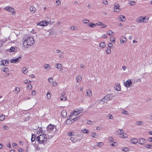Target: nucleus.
<instances>
[{"mask_svg":"<svg viewBox=\"0 0 152 152\" xmlns=\"http://www.w3.org/2000/svg\"><path fill=\"white\" fill-rule=\"evenodd\" d=\"M48 135L44 134H40L37 136L36 138V140L38 142V144L45 145L50 139Z\"/></svg>","mask_w":152,"mask_h":152,"instance_id":"obj_1","label":"nucleus"},{"mask_svg":"<svg viewBox=\"0 0 152 152\" xmlns=\"http://www.w3.org/2000/svg\"><path fill=\"white\" fill-rule=\"evenodd\" d=\"M23 45L24 47L27 48L28 46L32 45L34 42L33 38L30 36H27L23 39Z\"/></svg>","mask_w":152,"mask_h":152,"instance_id":"obj_2","label":"nucleus"},{"mask_svg":"<svg viewBox=\"0 0 152 152\" xmlns=\"http://www.w3.org/2000/svg\"><path fill=\"white\" fill-rule=\"evenodd\" d=\"M47 131L51 134H55L56 133V126L52 124L49 125L47 127Z\"/></svg>","mask_w":152,"mask_h":152,"instance_id":"obj_3","label":"nucleus"},{"mask_svg":"<svg viewBox=\"0 0 152 152\" xmlns=\"http://www.w3.org/2000/svg\"><path fill=\"white\" fill-rule=\"evenodd\" d=\"M83 111V109L81 108H78L75 109L72 112V115H77L78 114L81 113Z\"/></svg>","mask_w":152,"mask_h":152,"instance_id":"obj_4","label":"nucleus"},{"mask_svg":"<svg viewBox=\"0 0 152 152\" xmlns=\"http://www.w3.org/2000/svg\"><path fill=\"white\" fill-rule=\"evenodd\" d=\"M21 57L20 56L17 58L11 59L10 60V61L11 63H18L21 60Z\"/></svg>","mask_w":152,"mask_h":152,"instance_id":"obj_5","label":"nucleus"},{"mask_svg":"<svg viewBox=\"0 0 152 152\" xmlns=\"http://www.w3.org/2000/svg\"><path fill=\"white\" fill-rule=\"evenodd\" d=\"M49 23L47 20H44L41 21L40 22L37 24L38 25L40 26H46L48 25Z\"/></svg>","mask_w":152,"mask_h":152,"instance_id":"obj_6","label":"nucleus"},{"mask_svg":"<svg viewBox=\"0 0 152 152\" xmlns=\"http://www.w3.org/2000/svg\"><path fill=\"white\" fill-rule=\"evenodd\" d=\"M120 6L118 4L116 3L114 5V11L116 12H118L120 11L119 10Z\"/></svg>","mask_w":152,"mask_h":152,"instance_id":"obj_7","label":"nucleus"},{"mask_svg":"<svg viewBox=\"0 0 152 152\" xmlns=\"http://www.w3.org/2000/svg\"><path fill=\"white\" fill-rule=\"evenodd\" d=\"M146 140L144 138H139L138 140V142L140 144L143 145L144 144L146 143Z\"/></svg>","mask_w":152,"mask_h":152,"instance_id":"obj_8","label":"nucleus"},{"mask_svg":"<svg viewBox=\"0 0 152 152\" xmlns=\"http://www.w3.org/2000/svg\"><path fill=\"white\" fill-rule=\"evenodd\" d=\"M1 65L5 66H7L9 64V61L7 60H2L1 61Z\"/></svg>","mask_w":152,"mask_h":152,"instance_id":"obj_9","label":"nucleus"},{"mask_svg":"<svg viewBox=\"0 0 152 152\" xmlns=\"http://www.w3.org/2000/svg\"><path fill=\"white\" fill-rule=\"evenodd\" d=\"M132 83V81L130 79H129L127 80L124 84L125 86L126 87H129Z\"/></svg>","mask_w":152,"mask_h":152,"instance_id":"obj_10","label":"nucleus"},{"mask_svg":"<svg viewBox=\"0 0 152 152\" xmlns=\"http://www.w3.org/2000/svg\"><path fill=\"white\" fill-rule=\"evenodd\" d=\"M121 43V44H125L126 43V38L124 37L123 36L121 37L120 39Z\"/></svg>","mask_w":152,"mask_h":152,"instance_id":"obj_11","label":"nucleus"},{"mask_svg":"<svg viewBox=\"0 0 152 152\" xmlns=\"http://www.w3.org/2000/svg\"><path fill=\"white\" fill-rule=\"evenodd\" d=\"M113 95L112 94H110L106 95L105 97L107 99L108 101L111 99L113 97Z\"/></svg>","mask_w":152,"mask_h":152,"instance_id":"obj_12","label":"nucleus"},{"mask_svg":"<svg viewBox=\"0 0 152 152\" xmlns=\"http://www.w3.org/2000/svg\"><path fill=\"white\" fill-rule=\"evenodd\" d=\"M115 89L117 91H120L121 90L120 85L118 83L116 84L114 86Z\"/></svg>","mask_w":152,"mask_h":152,"instance_id":"obj_13","label":"nucleus"},{"mask_svg":"<svg viewBox=\"0 0 152 152\" xmlns=\"http://www.w3.org/2000/svg\"><path fill=\"white\" fill-rule=\"evenodd\" d=\"M56 67L57 69L60 70L61 71H62L63 70L62 65L61 64L56 63Z\"/></svg>","mask_w":152,"mask_h":152,"instance_id":"obj_14","label":"nucleus"},{"mask_svg":"<svg viewBox=\"0 0 152 152\" xmlns=\"http://www.w3.org/2000/svg\"><path fill=\"white\" fill-rule=\"evenodd\" d=\"M124 131L123 130L121 129H118L115 132V133L116 134H119L120 135H122L124 133Z\"/></svg>","mask_w":152,"mask_h":152,"instance_id":"obj_15","label":"nucleus"},{"mask_svg":"<svg viewBox=\"0 0 152 152\" xmlns=\"http://www.w3.org/2000/svg\"><path fill=\"white\" fill-rule=\"evenodd\" d=\"M91 137H92L96 138L98 137V136L97 134L94 132H92L91 133Z\"/></svg>","mask_w":152,"mask_h":152,"instance_id":"obj_16","label":"nucleus"},{"mask_svg":"<svg viewBox=\"0 0 152 152\" xmlns=\"http://www.w3.org/2000/svg\"><path fill=\"white\" fill-rule=\"evenodd\" d=\"M4 9L10 12H11L13 10H14L13 8L11 7H10L8 6L5 7Z\"/></svg>","mask_w":152,"mask_h":152,"instance_id":"obj_17","label":"nucleus"},{"mask_svg":"<svg viewBox=\"0 0 152 152\" xmlns=\"http://www.w3.org/2000/svg\"><path fill=\"white\" fill-rule=\"evenodd\" d=\"M76 79L78 83L80 82L82 80V77L80 75H77L76 77Z\"/></svg>","mask_w":152,"mask_h":152,"instance_id":"obj_18","label":"nucleus"},{"mask_svg":"<svg viewBox=\"0 0 152 152\" xmlns=\"http://www.w3.org/2000/svg\"><path fill=\"white\" fill-rule=\"evenodd\" d=\"M30 10L31 13L34 14L36 12V9L33 6H31L30 8Z\"/></svg>","mask_w":152,"mask_h":152,"instance_id":"obj_19","label":"nucleus"},{"mask_svg":"<svg viewBox=\"0 0 152 152\" xmlns=\"http://www.w3.org/2000/svg\"><path fill=\"white\" fill-rule=\"evenodd\" d=\"M118 19L120 21H124L125 20V17L124 16L120 15Z\"/></svg>","mask_w":152,"mask_h":152,"instance_id":"obj_20","label":"nucleus"},{"mask_svg":"<svg viewBox=\"0 0 152 152\" xmlns=\"http://www.w3.org/2000/svg\"><path fill=\"white\" fill-rule=\"evenodd\" d=\"M108 102L107 100V99H106L105 97L102 99L100 102V103L102 104H104L105 103H106Z\"/></svg>","mask_w":152,"mask_h":152,"instance_id":"obj_21","label":"nucleus"},{"mask_svg":"<svg viewBox=\"0 0 152 152\" xmlns=\"http://www.w3.org/2000/svg\"><path fill=\"white\" fill-rule=\"evenodd\" d=\"M87 95L89 97H90L92 96V94L91 91L90 89L87 90L86 91Z\"/></svg>","mask_w":152,"mask_h":152,"instance_id":"obj_22","label":"nucleus"},{"mask_svg":"<svg viewBox=\"0 0 152 152\" xmlns=\"http://www.w3.org/2000/svg\"><path fill=\"white\" fill-rule=\"evenodd\" d=\"M107 34L110 36H112L115 34L111 30H108L107 32Z\"/></svg>","mask_w":152,"mask_h":152,"instance_id":"obj_23","label":"nucleus"},{"mask_svg":"<svg viewBox=\"0 0 152 152\" xmlns=\"http://www.w3.org/2000/svg\"><path fill=\"white\" fill-rule=\"evenodd\" d=\"M141 17H142V21H143L144 22L143 23L147 22L148 21V20L149 19V18L147 17L146 16H145V17L141 16Z\"/></svg>","mask_w":152,"mask_h":152,"instance_id":"obj_24","label":"nucleus"},{"mask_svg":"<svg viewBox=\"0 0 152 152\" xmlns=\"http://www.w3.org/2000/svg\"><path fill=\"white\" fill-rule=\"evenodd\" d=\"M44 67L47 70H50V67L48 64H45L44 65Z\"/></svg>","mask_w":152,"mask_h":152,"instance_id":"obj_25","label":"nucleus"},{"mask_svg":"<svg viewBox=\"0 0 152 152\" xmlns=\"http://www.w3.org/2000/svg\"><path fill=\"white\" fill-rule=\"evenodd\" d=\"M67 134L68 136H73L75 135V133L74 132H69Z\"/></svg>","mask_w":152,"mask_h":152,"instance_id":"obj_26","label":"nucleus"},{"mask_svg":"<svg viewBox=\"0 0 152 152\" xmlns=\"http://www.w3.org/2000/svg\"><path fill=\"white\" fill-rule=\"evenodd\" d=\"M132 142L134 144H136L138 142V140L136 138H133L131 140Z\"/></svg>","mask_w":152,"mask_h":152,"instance_id":"obj_27","label":"nucleus"},{"mask_svg":"<svg viewBox=\"0 0 152 152\" xmlns=\"http://www.w3.org/2000/svg\"><path fill=\"white\" fill-rule=\"evenodd\" d=\"M142 17H139L137 18L136 21L138 23H142L144 22L143 21H142Z\"/></svg>","mask_w":152,"mask_h":152,"instance_id":"obj_28","label":"nucleus"},{"mask_svg":"<svg viewBox=\"0 0 152 152\" xmlns=\"http://www.w3.org/2000/svg\"><path fill=\"white\" fill-rule=\"evenodd\" d=\"M121 150L122 151L126 152L129 151V148L127 147H123L121 148Z\"/></svg>","mask_w":152,"mask_h":152,"instance_id":"obj_29","label":"nucleus"},{"mask_svg":"<svg viewBox=\"0 0 152 152\" xmlns=\"http://www.w3.org/2000/svg\"><path fill=\"white\" fill-rule=\"evenodd\" d=\"M61 114L64 117H66L67 115L66 111L65 110H63L61 112Z\"/></svg>","mask_w":152,"mask_h":152,"instance_id":"obj_30","label":"nucleus"},{"mask_svg":"<svg viewBox=\"0 0 152 152\" xmlns=\"http://www.w3.org/2000/svg\"><path fill=\"white\" fill-rule=\"evenodd\" d=\"M99 46L102 48H104L105 47V43L104 42H102L99 44Z\"/></svg>","mask_w":152,"mask_h":152,"instance_id":"obj_31","label":"nucleus"},{"mask_svg":"<svg viewBox=\"0 0 152 152\" xmlns=\"http://www.w3.org/2000/svg\"><path fill=\"white\" fill-rule=\"evenodd\" d=\"M37 134H42L43 133L42 130L41 128H39L37 131Z\"/></svg>","mask_w":152,"mask_h":152,"instance_id":"obj_32","label":"nucleus"},{"mask_svg":"<svg viewBox=\"0 0 152 152\" xmlns=\"http://www.w3.org/2000/svg\"><path fill=\"white\" fill-rule=\"evenodd\" d=\"M70 139L73 143L77 141V140L75 137H72Z\"/></svg>","mask_w":152,"mask_h":152,"instance_id":"obj_33","label":"nucleus"},{"mask_svg":"<svg viewBox=\"0 0 152 152\" xmlns=\"http://www.w3.org/2000/svg\"><path fill=\"white\" fill-rule=\"evenodd\" d=\"M80 118V117L79 116H77L76 117L72 119L71 120V123H73L75 121H77V120H78Z\"/></svg>","mask_w":152,"mask_h":152,"instance_id":"obj_34","label":"nucleus"},{"mask_svg":"<svg viewBox=\"0 0 152 152\" xmlns=\"http://www.w3.org/2000/svg\"><path fill=\"white\" fill-rule=\"evenodd\" d=\"M121 113L123 114L126 115H129V113L126 110H123L121 112Z\"/></svg>","mask_w":152,"mask_h":152,"instance_id":"obj_35","label":"nucleus"},{"mask_svg":"<svg viewBox=\"0 0 152 152\" xmlns=\"http://www.w3.org/2000/svg\"><path fill=\"white\" fill-rule=\"evenodd\" d=\"M128 137V135L126 134H125L124 133V134L122 135H121L120 137L123 138H126Z\"/></svg>","mask_w":152,"mask_h":152,"instance_id":"obj_36","label":"nucleus"},{"mask_svg":"<svg viewBox=\"0 0 152 152\" xmlns=\"http://www.w3.org/2000/svg\"><path fill=\"white\" fill-rule=\"evenodd\" d=\"M96 145L97 146H99V147H102L104 143L103 142H97L96 143Z\"/></svg>","mask_w":152,"mask_h":152,"instance_id":"obj_37","label":"nucleus"},{"mask_svg":"<svg viewBox=\"0 0 152 152\" xmlns=\"http://www.w3.org/2000/svg\"><path fill=\"white\" fill-rule=\"evenodd\" d=\"M22 71L24 74H26L28 72V70L26 67H23L22 68Z\"/></svg>","mask_w":152,"mask_h":152,"instance_id":"obj_38","label":"nucleus"},{"mask_svg":"<svg viewBox=\"0 0 152 152\" xmlns=\"http://www.w3.org/2000/svg\"><path fill=\"white\" fill-rule=\"evenodd\" d=\"M81 131L84 134H87L89 132V131L87 129H84L81 130Z\"/></svg>","mask_w":152,"mask_h":152,"instance_id":"obj_39","label":"nucleus"},{"mask_svg":"<svg viewBox=\"0 0 152 152\" xmlns=\"http://www.w3.org/2000/svg\"><path fill=\"white\" fill-rule=\"evenodd\" d=\"M36 136L34 134H33L32 135L31 138V141L32 142H33L35 141L36 138Z\"/></svg>","mask_w":152,"mask_h":152,"instance_id":"obj_40","label":"nucleus"},{"mask_svg":"<svg viewBox=\"0 0 152 152\" xmlns=\"http://www.w3.org/2000/svg\"><path fill=\"white\" fill-rule=\"evenodd\" d=\"M60 98L61 100L62 101H65L67 99V98L66 97H64V96H61Z\"/></svg>","mask_w":152,"mask_h":152,"instance_id":"obj_41","label":"nucleus"},{"mask_svg":"<svg viewBox=\"0 0 152 152\" xmlns=\"http://www.w3.org/2000/svg\"><path fill=\"white\" fill-rule=\"evenodd\" d=\"M143 124V123L142 122L140 121H137L136 123V124L137 125H142Z\"/></svg>","mask_w":152,"mask_h":152,"instance_id":"obj_42","label":"nucleus"},{"mask_svg":"<svg viewBox=\"0 0 152 152\" xmlns=\"http://www.w3.org/2000/svg\"><path fill=\"white\" fill-rule=\"evenodd\" d=\"M47 98L48 99H50L51 98V95L50 93L48 92L46 95Z\"/></svg>","mask_w":152,"mask_h":152,"instance_id":"obj_43","label":"nucleus"},{"mask_svg":"<svg viewBox=\"0 0 152 152\" xmlns=\"http://www.w3.org/2000/svg\"><path fill=\"white\" fill-rule=\"evenodd\" d=\"M5 116L4 115H2L0 116V121H3L5 119Z\"/></svg>","mask_w":152,"mask_h":152,"instance_id":"obj_44","label":"nucleus"},{"mask_svg":"<svg viewBox=\"0 0 152 152\" xmlns=\"http://www.w3.org/2000/svg\"><path fill=\"white\" fill-rule=\"evenodd\" d=\"M135 2L134 1H132L130 2L129 4L131 6H134L135 5Z\"/></svg>","mask_w":152,"mask_h":152,"instance_id":"obj_45","label":"nucleus"},{"mask_svg":"<svg viewBox=\"0 0 152 152\" xmlns=\"http://www.w3.org/2000/svg\"><path fill=\"white\" fill-rule=\"evenodd\" d=\"M107 116L110 119H113L114 118L113 116L110 114H108L107 115Z\"/></svg>","mask_w":152,"mask_h":152,"instance_id":"obj_46","label":"nucleus"},{"mask_svg":"<svg viewBox=\"0 0 152 152\" xmlns=\"http://www.w3.org/2000/svg\"><path fill=\"white\" fill-rule=\"evenodd\" d=\"M108 140L109 141L113 142L114 140V139L112 137L109 136L108 138Z\"/></svg>","mask_w":152,"mask_h":152,"instance_id":"obj_47","label":"nucleus"},{"mask_svg":"<svg viewBox=\"0 0 152 152\" xmlns=\"http://www.w3.org/2000/svg\"><path fill=\"white\" fill-rule=\"evenodd\" d=\"M9 69L8 68L4 67L3 68V71L4 72H9Z\"/></svg>","mask_w":152,"mask_h":152,"instance_id":"obj_48","label":"nucleus"},{"mask_svg":"<svg viewBox=\"0 0 152 152\" xmlns=\"http://www.w3.org/2000/svg\"><path fill=\"white\" fill-rule=\"evenodd\" d=\"M16 93L18 94L20 91V89L18 87H16L15 89Z\"/></svg>","mask_w":152,"mask_h":152,"instance_id":"obj_49","label":"nucleus"},{"mask_svg":"<svg viewBox=\"0 0 152 152\" xmlns=\"http://www.w3.org/2000/svg\"><path fill=\"white\" fill-rule=\"evenodd\" d=\"M27 88L28 89H31L32 88V86L31 84H29L27 86Z\"/></svg>","mask_w":152,"mask_h":152,"instance_id":"obj_50","label":"nucleus"},{"mask_svg":"<svg viewBox=\"0 0 152 152\" xmlns=\"http://www.w3.org/2000/svg\"><path fill=\"white\" fill-rule=\"evenodd\" d=\"M83 22L84 23H88L89 22V21L88 20L84 19L83 20Z\"/></svg>","mask_w":152,"mask_h":152,"instance_id":"obj_51","label":"nucleus"},{"mask_svg":"<svg viewBox=\"0 0 152 152\" xmlns=\"http://www.w3.org/2000/svg\"><path fill=\"white\" fill-rule=\"evenodd\" d=\"M88 26L90 27H93L94 26V23H91L88 25Z\"/></svg>","mask_w":152,"mask_h":152,"instance_id":"obj_52","label":"nucleus"},{"mask_svg":"<svg viewBox=\"0 0 152 152\" xmlns=\"http://www.w3.org/2000/svg\"><path fill=\"white\" fill-rule=\"evenodd\" d=\"M145 147L148 148H152V145L150 144H147L146 145Z\"/></svg>","mask_w":152,"mask_h":152,"instance_id":"obj_53","label":"nucleus"},{"mask_svg":"<svg viewBox=\"0 0 152 152\" xmlns=\"http://www.w3.org/2000/svg\"><path fill=\"white\" fill-rule=\"evenodd\" d=\"M48 81L50 83L53 82V79L52 77H50L48 78Z\"/></svg>","mask_w":152,"mask_h":152,"instance_id":"obj_54","label":"nucleus"},{"mask_svg":"<svg viewBox=\"0 0 152 152\" xmlns=\"http://www.w3.org/2000/svg\"><path fill=\"white\" fill-rule=\"evenodd\" d=\"M118 145L117 143L115 142H114L113 143L111 144V145L113 146H116Z\"/></svg>","mask_w":152,"mask_h":152,"instance_id":"obj_55","label":"nucleus"},{"mask_svg":"<svg viewBox=\"0 0 152 152\" xmlns=\"http://www.w3.org/2000/svg\"><path fill=\"white\" fill-rule=\"evenodd\" d=\"M70 29L72 30H74L75 29H77V28L76 27H74L73 26H72L70 27Z\"/></svg>","mask_w":152,"mask_h":152,"instance_id":"obj_56","label":"nucleus"},{"mask_svg":"<svg viewBox=\"0 0 152 152\" xmlns=\"http://www.w3.org/2000/svg\"><path fill=\"white\" fill-rule=\"evenodd\" d=\"M56 3L58 6L60 5L61 4V2L59 0H58L56 1Z\"/></svg>","mask_w":152,"mask_h":152,"instance_id":"obj_57","label":"nucleus"},{"mask_svg":"<svg viewBox=\"0 0 152 152\" xmlns=\"http://www.w3.org/2000/svg\"><path fill=\"white\" fill-rule=\"evenodd\" d=\"M52 86L53 87H56L57 86V83L55 82L54 81L53 83Z\"/></svg>","mask_w":152,"mask_h":152,"instance_id":"obj_58","label":"nucleus"},{"mask_svg":"<svg viewBox=\"0 0 152 152\" xmlns=\"http://www.w3.org/2000/svg\"><path fill=\"white\" fill-rule=\"evenodd\" d=\"M87 123L89 125H92L93 124V121H88L87 122Z\"/></svg>","mask_w":152,"mask_h":152,"instance_id":"obj_59","label":"nucleus"},{"mask_svg":"<svg viewBox=\"0 0 152 152\" xmlns=\"http://www.w3.org/2000/svg\"><path fill=\"white\" fill-rule=\"evenodd\" d=\"M106 53L107 54H109L111 52V50L110 49H107L106 51Z\"/></svg>","mask_w":152,"mask_h":152,"instance_id":"obj_60","label":"nucleus"},{"mask_svg":"<svg viewBox=\"0 0 152 152\" xmlns=\"http://www.w3.org/2000/svg\"><path fill=\"white\" fill-rule=\"evenodd\" d=\"M103 3L105 5L108 4V2L107 0H103Z\"/></svg>","mask_w":152,"mask_h":152,"instance_id":"obj_61","label":"nucleus"},{"mask_svg":"<svg viewBox=\"0 0 152 152\" xmlns=\"http://www.w3.org/2000/svg\"><path fill=\"white\" fill-rule=\"evenodd\" d=\"M113 44L110 43H109L108 44V47L109 48H113Z\"/></svg>","mask_w":152,"mask_h":152,"instance_id":"obj_62","label":"nucleus"},{"mask_svg":"<svg viewBox=\"0 0 152 152\" xmlns=\"http://www.w3.org/2000/svg\"><path fill=\"white\" fill-rule=\"evenodd\" d=\"M110 41L114 43L115 42V39L114 38H113L112 39H110Z\"/></svg>","mask_w":152,"mask_h":152,"instance_id":"obj_63","label":"nucleus"},{"mask_svg":"<svg viewBox=\"0 0 152 152\" xmlns=\"http://www.w3.org/2000/svg\"><path fill=\"white\" fill-rule=\"evenodd\" d=\"M15 50V48L13 47H11L10 48V50L11 52H13Z\"/></svg>","mask_w":152,"mask_h":152,"instance_id":"obj_64","label":"nucleus"}]
</instances>
